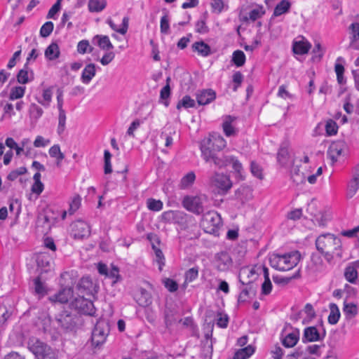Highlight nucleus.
<instances>
[{"instance_id": "338daca9", "label": "nucleus", "mask_w": 359, "mask_h": 359, "mask_svg": "<svg viewBox=\"0 0 359 359\" xmlns=\"http://www.w3.org/2000/svg\"><path fill=\"white\" fill-rule=\"evenodd\" d=\"M17 80L22 84L28 83L29 81L28 71L25 69H20L17 74Z\"/></svg>"}, {"instance_id": "412c9836", "label": "nucleus", "mask_w": 359, "mask_h": 359, "mask_svg": "<svg viewBox=\"0 0 359 359\" xmlns=\"http://www.w3.org/2000/svg\"><path fill=\"white\" fill-rule=\"evenodd\" d=\"M73 290L71 287H67L61 290L57 294L50 297L52 301L57 302L62 304L67 303L72 297Z\"/></svg>"}, {"instance_id": "680f3d73", "label": "nucleus", "mask_w": 359, "mask_h": 359, "mask_svg": "<svg viewBox=\"0 0 359 359\" xmlns=\"http://www.w3.org/2000/svg\"><path fill=\"white\" fill-rule=\"evenodd\" d=\"M25 167H20L15 170H12L7 176V179L10 181L15 180L20 175H24L27 172Z\"/></svg>"}, {"instance_id": "20e7f679", "label": "nucleus", "mask_w": 359, "mask_h": 359, "mask_svg": "<svg viewBox=\"0 0 359 359\" xmlns=\"http://www.w3.org/2000/svg\"><path fill=\"white\" fill-rule=\"evenodd\" d=\"M316 246L319 252L341 250V242L339 238L327 233L317 238Z\"/></svg>"}, {"instance_id": "f8f14e48", "label": "nucleus", "mask_w": 359, "mask_h": 359, "mask_svg": "<svg viewBox=\"0 0 359 359\" xmlns=\"http://www.w3.org/2000/svg\"><path fill=\"white\" fill-rule=\"evenodd\" d=\"M241 292L238 298V303L245 302L248 299L253 298L257 294V285L254 283L248 282L247 284H241Z\"/></svg>"}, {"instance_id": "7ed1b4c3", "label": "nucleus", "mask_w": 359, "mask_h": 359, "mask_svg": "<svg viewBox=\"0 0 359 359\" xmlns=\"http://www.w3.org/2000/svg\"><path fill=\"white\" fill-rule=\"evenodd\" d=\"M109 325L104 319L99 320L95 325L91 334V345L94 348H100L106 341L109 333Z\"/></svg>"}, {"instance_id": "4c0bfd02", "label": "nucleus", "mask_w": 359, "mask_h": 359, "mask_svg": "<svg viewBox=\"0 0 359 359\" xmlns=\"http://www.w3.org/2000/svg\"><path fill=\"white\" fill-rule=\"evenodd\" d=\"M29 112L31 118L34 119L35 121H38L43 114L42 108H41L35 103H32L30 104L29 108Z\"/></svg>"}, {"instance_id": "5fc2aeb1", "label": "nucleus", "mask_w": 359, "mask_h": 359, "mask_svg": "<svg viewBox=\"0 0 359 359\" xmlns=\"http://www.w3.org/2000/svg\"><path fill=\"white\" fill-rule=\"evenodd\" d=\"M66 113L64 111H59L58 115V126H57V133L61 135L64 133L66 128Z\"/></svg>"}, {"instance_id": "864d4df0", "label": "nucleus", "mask_w": 359, "mask_h": 359, "mask_svg": "<svg viewBox=\"0 0 359 359\" xmlns=\"http://www.w3.org/2000/svg\"><path fill=\"white\" fill-rule=\"evenodd\" d=\"M54 25L51 21L44 23L40 29V35L43 38H46L52 33Z\"/></svg>"}, {"instance_id": "052dcab7", "label": "nucleus", "mask_w": 359, "mask_h": 359, "mask_svg": "<svg viewBox=\"0 0 359 359\" xmlns=\"http://www.w3.org/2000/svg\"><path fill=\"white\" fill-rule=\"evenodd\" d=\"M338 126L335 121L330 119L325 124V131L327 135L331 136L337 133Z\"/></svg>"}, {"instance_id": "9b49d317", "label": "nucleus", "mask_w": 359, "mask_h": 359, "mask_svg": "<svg viewBox=\"0 0 359 359\" xmlns=\"http://www.w3.org/2000/svg\"><path fill=\"white\" fill-rule=\"evenodd\" d=\"M72 231L74 238L82 239L90 234L89 225L81 220H78L72 224Z\"/></svg>"}, {"instance_id": "2f4dec72", "label": "nucleus", "mask_w": 359, "mask_h": 359, "mask_svg": "<svg viewBox=\"0 0 359 359\" xmlns=\"http://www.w3.org/2000/svg\"><path fill=\"white\" fill-rule=\"evenodd\" d=\"M291 4L288 0H281L275 7L273 15L280 16L290 11Z\"/></svg>"}, {"instance_id": "603ef678", "label": "nucleus", "mask_w": 359, "mask_h": 359, "mask_svg": "<svg viewBox=\"0 0 359 359\" xmlns=\"http://www.w3.org/2000/svg\"><path fill=\"white\" fill-rule=\"evenodd\" d=\"M303 311L307 315L306 318L302 321L304 324L309 323L311 320L316 317V312L313 309V306L308 303L305 305Z\"/></svg>"}, {"instance_id": "423d86ee", "label": "nucleus", "mask_w": 359, "mask_h": 359, "mask_svg": "<svg viewBox=\"0 0 359 359\" xmlns=\"http://www.w3.org/2000/svg\"><path fill=\"white\" fill-rule=\"evenodd\" d=\"M55 320L64 331L72 332L76 328L80 317L72 311L65 310L55 316Z\"/></svg>"}, {"instance_id": "a878e982", "label": "nucleus", "mask_w": 359, "mask_h": 359, "mask_svg": "<svg viewBox=\"0 0 359 359\" xmlns=\"http://www.w3.org/2000/svg\"><path fill=\"white\" fill-rule=\"evenodd\" d=\"M222 158L226 159V161L224 162L223 165L216 166L217 168H225L228 165L231 164L232 168L235 172H236L238 174L241 173V170L243 169L242 164L237 158H236L233 156H222Z\"/></svg>"}, {"instance_id": "f3484780", "label": "nucleus", "mask_w": 359, "mask_h": 359, "mask_svg": "<svg viewBox=\"0 0 359 359\" xmlns=\"http://www.w3.org/2000/svg\"><path fill=\"white\" fill-rule=\"evenodd\" d=\"M134 299L142 307H147L152 302L151 294L147 290L142 287L135 292Z\"/></svg>"}, {"instance_id": "09e8293b", "label": "nucleus", "mask_w": 359, "mask_h": 359, "mask_svg": "<svg viewBox=\"0 0 359 359\" xmlns=\"http://www.w3.org/2000/svg\"><path fill=\"white\" fill-rule=\"evenodd\" d=\"M165 13L161 18L160 29L161 32L164 34L169 33L170 25H169V17L167 11H164Z\"/></svg>"}, {"instance_id": "393cba45", "label": "nucleus", "mask_w": 359, "mask_h": 359, "mask_svg": "<svg viewBox=\"0 0 359 359\" xmlns=\"http://www.w3.org/2000/svg\"><path fill=\"white\" fill-rule=\"evenodd\" d=\"M236 196L242 203L252 198V189L248 186H242L236 191Z\"/></svg>"}, {"instance_id": "72a5a7b5", "label": "nucleus", "mask_w": 359, "mask_h": 359, "mask_svg": "<svg viewBox=\"0 0 359 359\" xmlns=\"http://www.w3.org/2000/svg\"><path fill=\"white\" fill-rule=\"evenodd\" d=\"M255 352V348L249 345L245 348L238 350L234 355L233 359H247L250 357Z\"/></svg>"}, {"instance_id": "7c9ffc66", "label": "nucleus", "mask_w": 359, "mask_h": 359, "mask_svg": "<svg viewBox=\"0 0 359 359\" xmlns=\"http://www.w3.org/2000/svg\"><path fill=\"white\" fill-rule=\"evenodd\" d=\"M106 6V0H89L88 3V10L91 13L101 12Z\"/></svg>"}, {"instance_id": "c03bdc74", "label": "nucleus", "mask_w": 359, "mask_h": 359, "mask_svg": "<svg viewBox=\"0 0 359 359\" xmlns=\"http://www.w3.org/2000/svg\"><path fill=\"white\" fill-rule=\"evenodd\" d=\"M299 269L296 272L294 275L291 277H282L279 276H273V280L276 284L285 285L288 284L292 279L296 278L299 276Z\"/></svg>"}, {"instance_id": "f257e3e1", "label": "nucleus", "mask_w": 359, "mask_h": 359, "mask_svg": "<svg viewBox=\"0 0 359 359\" xmlns=\"http://www.w3.org/2000/svg\"><path fill=\"white\" fill-rule=\"evenodd\" d=\"M226 147V140L219 134L210 135L204 138L200 144L201 156L205 163H212L215 166L224 165L226 159L222 156H219L217 151H219Z\"/></svg>"}, {"instance_id": "58836bf2", "label": "nucleus", "mask_w": 359, "mask_h": 359, "mask_svg": "<svg viewBox=\"0 0 359 359\" xmlns=\"http://www.w3.org/2000/svg\"><path fill=\"white\" fill-rule=\"evenodd\" d=\"M231 60L236 67H241L245 62V55L242 50H235L233 53Z\"/></svg>"}, {"instance_id": "774afa93", "label": "nucleus", "mask_w": 359, "mask_h": 359, "mask_svg": "<svg viewBox=\"0 0 359 359\" xmlns=\"http://www.w3.org/2000/svg\"><path fill=\"white\" fill-rule=\"evenodd\" d=\"M265 13L264 11H262V7L252 9L249 13V18L252 21H255L256 20L260 18Z\"/></svg>"}, {"instance_id": "a211bd4d", "label": "nucleus", "mask_w": 359, "mask_h": 359, "mask_svg": "<svg viewBox=\"0 0 359 359\" xmlns=\"http://www.w3.org/2000/svg\"><path fill=\"white\" fill-rule=\"evenodd\" d=\"M301 40L294 41L292 44V50L295 54L304 55L307 53L311 47V43L306 41L304 36H300Z\"/></svg>"}, {"instance_id": "4468645a", "label": "nucleus", "mask_w": 359, "mask_h": 359, "mask_svg": "<svg viewBox=\"0 0 359 359\" xmlns=\"http://www.w3.org/2000/svg\"><path fill=\"white\" fill-rule=\"evenodd\" d=\"M345 147V142L340 140L334 142L330 144L327 150V156L333 163L337 161L338 157L341 154Z\"/></svg>"}, {"instance_id": "6ab92c4d", "label": "nucleus", "mask_w": 359, "mask_h": 359, "mask_svg": "<svg viewBox=\"0 0 359 359\" xmlns=\"http://www.w3.org/2000/svg\"><path fill=\"white\" fill-rule=\"evenodd\" d=\"M238 278L241 284H247L248 282L254 283L256 273L253 269L244 267L240 270Z\"/></svg>"}, {"instance_id": "2eb2a0df", "label": "nucleus", "mask_w": 359, "mask_h": 359, "mask_svg": "<svg viewBox=\"0 0 359 359\" xmlns=\"http://www.w3.org/2000/svg\"><path fill=\"white\" fill-rule=\"evenodd\" d=\"M216 98V93L212 89H204L196 94L197 102L199 105H205Z\"/></svg>"}, {"instance_id": "4d7b16f0", "label": "nucleus", "mask_w": 359, "mask_h": 359, "mask_svg": "<svg viewBox=\"0 0 359 359\" xmlns=\"http://www.w3.org/2000/svg\"><path fill=\"white\" fill-rule=\"evenodd\" d=\"M81 198L77 195L74 196L69 204L68 212L69 215H73L81 206Z\"/></svg>"}, {"instance_id": "79ce46f5", "label": "nucleus", "mask_w": 359, "mask_h": 359, "mask_svg": "<svg viewBox=\"0 0 359 359\" xmlns=\"http://www.w3.org/2000/svg\"><path fill=\"white\" fill-rule=\"evenodd\" d=\"M343 311L348 318L355 317L358 314V309L355 304L344 302Z\"/></svg>"}, {"instance_id": "c85d7f7f", "label": "nucleus", "mask_w": 359, "mask_h": 359, "mask_svg": "<svg viewBox=\"0 0 359 359\" xmlns=\"http://www.w3.org/2000/svg\"><path fill=\"white\" fill-rule=\"evenodd\" d=\"M291 180L296 185H299L305 182L306 176L304 172H301L298 165H293L291 170Z\"/></svg>"}, {"instance_id": "13d9d810", "label": "nucleus", "mask_w": 359, "mask_h": 359, "mask_svg": "<svg viewBox=\"0 0 359 359\" xmlns=\"http://www.w3.org/2000/svg\"><path fill=\"white\" fill-rule=\"evenodd\" d=\"M250 171L252 174L259 180H262L264 176L262 173V168L261 166L255 161H252L250 164Z\"/></svg>"}, {"instance_id": "5701e85b", "label": "nucleus", "mask_w": 359, "mask_h": 359, "mask_svg": "<svg viewBox=\"0 0 359 359\" xmlns=\"http://www.w3.org/2000/svg\"><path fill=\"white\" fill-rule=\"evenodd\" d=\"M191 48L194 52L198 53V55L203 57H208L211 54L210 46L203 41H196L193 43Z\"/></svg>"}, {"instance_id": "69168bd1", "label": "nucleus", "mask_w": 359, "mask_h": 359, "mask_svg": "<svg viewBox=\"0 0 359 359\" xmlns=\"http://www.w3.org/2000/svg\"><path fill=\"white\" fill-rule=\"evenodd\" d=\"M34 290L37 294L43 296L46 294V289L41 281L39 276L36 277L34 280Z\"/></svg>"}, {"instance_id": "e2e57ef3", "label": "nucleus", "mask_w": 359, "mask_h": 359, "mask_svg": "<svg viewBox=\"0 0 359 359\" xmlns=\"http://www.w3.org/2000/svg\"><path fill=\"white\" fill-rule=\"evenodd\" d=\"M319 252L324 256L325 259L328 262H331L334 256L339 257V258L342 257L341 250H334V251H332V250L324 251V252Z\"/></svg>"}, {"instance_id": "e433bc0d", "label": "nucleus", "mask_w": 359, "mask_h": 359, "mask_svg": "<svg viewBox=\"0 0 359 359\" xmlns=\"http://www.w3.org/2000/svg\"><path fill=\"white\" fill-rule=\"evenodd\" d=\"M93 283L90 277H83L80 279L77 287L80 291H91Z\"/></svg>"}, {"instance_id": "b1692460", "label": "nucleus", "mask_w": 359, "mask_h": 359, "mask_svg": "<svg viewBox=\"0 0 359 359\" xmlns=\"http://www.w3.org/2000/svg\"><path fill=\"white\" fill-rule=\"evenodd\" d=\"M93 41H96L97 45L102 49L106 51L114 48V46L111 43L109 38L106 35H95L93 37Z\"/></svg>"}, {"instance_id": "0eeeda50", "label": "nucleus", "mask_w": 359, "mask_h": 359, "mask_svg": "<svg viewBox=\"0 0 359 359\" xmlns=\"http://www.w3.org/2000/svg\"><path fill=\"white\" fill-rule=\"evenodd\" d=\"M184 207L189 211L196 215L203 212L208 203L206 195L201 194L196 196H186L182 201Z\"/></svg>"}, {"instance_id": "0e129e2a", "label": "nucleus", "mask_w": 359, "mask_h": 359, "mask_svg": "<svg viewBox=\"0 0 359 359\" xmlns=\"http://www.w3.org/2000/svg\"><path fill=\"white\" fill-rule=\"evenodd\" d=\"M198 276V267L195 266V267L191 268L185 273L186 281L192 282L195 279H196Z\"/></svg>"}, {"instance_id": "a18cd8bd", "label": "nucleus", "mask_w": 359, "mask_h": 359, "mask_svg": "<svg viewBox=\"0 0 359 359\" xmlns=\"http://www.w3.org/2000/svg\"><path fill=\"white\" fill-rule=\"evenodd\" d=\"M163 205V202L160 200H156L151 198L147 200V206L148 209L151 211H160L162 210Z\"/></svg>"}, {"instance_id": "6e6552de", "label": "nucleus", "mask_w": 359, "mask_h": 359, "mask_svg": "<svg viewBox=\"0 0 359 359\" xmlns=\"http://www.w3.org/2000/svg\"><path fill=\"white\" fill-rule=\"evenodd\" d=\"M201 224L206 233L215 234L222 225V220L216 211H208L203 215Z\"/></svg>"}, {"instance_id": "bf43d9fd", "label": "nucleus", "mask_w": 359, "mask_h": 359, "mask_svg": "<svg viewBox=\"0 0 359 359\" xmlns=\"http://www.w3.org/2000/svg\"><path fill=\"white\" fill-rule=\"evenodd\" d=\"M111 154L108 150H104V171L105 174H109L112 172L111 164Z\"/></svg>"}, {"instance_id": "f704fd0d", "label": "nucleus", "mask_w": 359, "mask_h": 359, "mask_svg": "<svg viewBox=\"0 0 359 359\" xmlns=\"http://www.w3.org/2000/svg\"><path fill=\"white\" fill-rule=\"evenodd\" d=\"M344 277L348 282L355 283L358 279V272L355 267L351 265L346 266L344 271Z\"/></svg>"}, {"instance_id": "c756f323", "label": "nucleus", "mask_w": 359, "mask_h": 359, "mask_svg": "<svg viewBox=\"0 0 359 359\" xmlns=\"http://www.w3.org/2000/svg\"><path fill=\"white\" fill-rule=\"evenodd\" d=\"M236 120V117L231 116H227L225 117V119L222 124V128L224 130V134L228 136H232L236 134V130L232 126V123Z\"/></svg>"}, {"instance_id": "cd10ccee", "label": "nucleus", "mask_w": 359, "mask_h": 359, "mask_svg": "<svg viewBox=\"0 0 359 359\" xmlns=\"http://www.w3.org/2000/svg\"><path fill=\"white\" fill-rule=\"evenodd\" d=\"M45 56L49 60H54L59 57L60 51L57 43H51L45 50Z\"/></svg>"}, {"instance_id": "6e6d98bb", "label": "nucleus", "mask_w": 359, "mask_h": 359, "mask_svg": "<svg viewBox=\"0 0 359 359\" xmlns=\"http://www.w3.org/2000/svg\"><path fill=\"white\" fill-rule=\"evenodd\" d=\"M93 50V48L90 46L88 40H82L79 41L77 45V51L81 54H84L86 53H91Z\"/></svg>"}, {"instance_id": "ddd939ff", "label": "nucleus", "mask_w": 359, "mask_h": 359, "mask_svg": "<svg viewBox=\"0 0 359 359\" xmlns=\"http://www.w3.org/2000/svg\"><path fill=\"white\" fill-rule=\"evenodd\" d=\"M325 336V331H324L323 337H321L317 328L314 326H311L304 329L302 340L303 343L306 344L308 342L320 341L323 339Z\"/></svg>"}, {"instance_id": "a19ab883", "label": "nucleus", "mask_w": 359, "mask_h": 359, "mask_svg": "<svg viewBox=\"0 0 359 359\" xmlns=\"http://www.w3.org/2000/svg\"><path fill=\"white\" fill-rule=\"evenodd\" d=\"M312 267L316 271H321L323 268V261L320 255L313 253L311 256Z\"/></svg>"}, {"instance_id": "f03ea898", "label": "nucleus", "mask_w": 359, "mask_h": 359, "mask_svg": "<svg viewBox=\"0 0 359 359\" xmlns=\"http://www.w3.org/2000/svg\"><path fill=\"white\" fill-rule=\"evenodd\" d=\"M27 348L36 359H57L55 350L36 337H32L29 339Z\"/></svg>"}, {"instance_id": "4be33fe9", "label": "nucleus", "mask_w": 359, "mask_h": 359, "mask_svg": "<svg viewBox=\"0 0 359 359\" xmlns=\"http://www.w3.org/2000/svg\"><path fill=\"white\" fill-rule=\"evenodd\" d=\"M96 69L95 65L93 63L87 65L83 69L81 79L85 84H88L90 82L92 79L95 76Z\"/></svg>"}, {"instance_id": "1a4fd4ad", "label": "nucleus", "mask_w": 359, "mask_h": 359, "mask_svg": "<svg viewBox=\"0 0 359 359\" xmlns=\"http://www.w3.org/2000/svg\"><path fill=\"white\" fill-rule=\"evenodd\" d=\"M72 306L79 313L93 316L95 313V308L92 301L84 298L83 297H78L71 303Z\"/></svg>"}, {"instance_id": "473e14b6", "label": "nucleus", "mask_w": 359, "mask_h": 359, "mask_svg": "<svg viewBox=\"0 0 359 359\" xmlns=\"http://www.w3.org/2000/svg\"><path fill=\"white\" fill-rule=\"evenodd\" d=\"M330 313L328 316V323L331 325H335L338 323L340 318V312L337 305L334 303H331L329 306Z\"/></svg>"}, {"instance_id": "ea45409f", "label": "nucleus", "mask_w": 359, "mask_h": 359, "mask_svg": "<svg viewBox=\"0 0 359 359\" xmlns=\"http://www.w3.org/2000/svg\"><path fill=\"white\" fill-rule=\"evenodd\" d=\"M51 258L48 253L41 252L36 257L37 265L40 267H47L50 265Z\"/></svg>"}, {"instance_id": "3c124183", "label": "nucleus", "mask_w": 359, "mask_h": 359, "mask_svg": "<svg viewBox=\"0 0 359 359\" xmlns=\"http://www.w3.org/2000/svg\"><path fill=\"white\" fill-rule=\"evenodd\" d=\"M349 29L350 34H351V44H353V43L359 40V23H352L349 27Z\"/></svg>"}, {"instance_id": "dca6fc26", "label": "nucleus", "mask_w": 359, "mask_h": 359, "mask_svg": "<svg viewBox=\"0 0 359 359\" xmlns=\"http://www.w3.org/2000/svg\"><path fill=\"white\" fill-rule=\"evenodd\" d=\"M215 262L217 269L224 271L231 266L232 260L228 252H221L217 253Z\"/></svg>"}, {"instance_id": "bb28decb", "label": "nucleus", "mask_w": 359, "mask_h": 359, "mask_svg": "<svg viewBox=\"0 0 359 359\" xmlns=\"http://www.w3.org/2000/svg\"><path fill=\"white\" fill-rule=\"evenodd\" d=\"M299 339V331L296 330L294 332L287 334L282 340L283 345L286 348L294 346Z\"/></svg>"}, {"instance_id": "49530a36", "label": "nucleus", "mask_w": 359, "mask_h": 359, "mask_svg": "<svg viewBox=\"0 0 359 359\" xmlns=\"http://www.w3.org/2000/svg\"><path fill=\"white\" fill-rule=\"evenodd\" d=\"M196 180V175L194 172H189L185 175L181 180V187L187 188L190 187Z\"/></svg>"}, {"instance_id": "aec40b11", "label": "nucleus", "mask_w": 359, "mask_h": 359, "mask_svg": "<svg viewBox=\"0 0 359 359\" xmlns=\"http://www.w3.org/2000/svg\"><path fill=\"white\" fill-rule=\"evenodd\" d=\"M359 189V173H355L348 182L346 189V198H352Z\"/></svg>"}, {"instance_id": "39448f33", "label": "nucleus", "mask_w": 359, "mask_h": 359, "mask_svg": "<svg viewBox=\"0 0 359 359\" xmlns=\"http://www.w3.org/2000/svg\"><path fill=\"white\" fill-rule=\"evenodd\" d=\"M210 186L217 190V194L225 195L232 187L233 183L228 175L215 172L209 177Z\"/></svg>"}, {"instance_id": "37998d69", "label": "nucleus", "mask_w": 359, "mask_h": 359, "mask_svg": "<svg viewBox=\"0 0 359 359\" xmlns=\"http://www.w3.org/2000/svg\"><path fill=\"white\" fill-rule=\"evenodd\" d=\"M25 86H15L11 88L9 100H14L22 97L25 95Z\"/></svg>"}, {"instance_id": "c9c22d12", "label": "nucleus", "mask_w": 359, "mask_h": 359, "mask_svg": "<svg viewBox=\"0 0 359 359\" xmlns=\"http://www.w3.org/2000/svg\"><path fill=\"white\" fill-rule=\"evenodd\" d=\"M278 162L282 165L285 166L289 162V152L286 147L281 146L277 154Z\"/></svg>"}, {"instance_id": "de8ad7c7", "label": "nucleus", "mask_w": 359, "mask_h": 359, "mask_svg": "<svg viewBox=\"0 0 359 359\" xmlns=\"http://www.w3.org/2000/svg\"><path fill=\"white\" fill-rule=\"evenodd\" d=\"M52 88H48L43 91V100H39L38 102L41 105L48 107L52 100Z\"/></svg>"}, {"instance_id": "8fccbe9b", "label": "nucleus", "mask_w": 359, "mask_h": 359, "mask_svg": "<svg viewBox=\"0 0 359 359\" xmlns=\"http://www.w3.org/2000/svg\"><path fill=\"white\" fill-rule=\"evenodd\" d=\"M195 106V100L189 95H185L183 98L177 103V109H180L182 107L186 109L194 107Z\"/></svg>"}, {"instance_id": "9d476101", "label": "nucleus", "mask_w": 359, "mask_h": 359, "mask_svg": "<svg viewBox=\"0 0 359 359\" xmlns=\"http://www.w3.org/2000/svg\"><path fill=\"white\" fill-rule=\"evenodd\" d=\"M282 271H289L297 265L301 259V254L299 251H292L280 255Z\"/></svg>"}]
</instances>
